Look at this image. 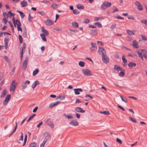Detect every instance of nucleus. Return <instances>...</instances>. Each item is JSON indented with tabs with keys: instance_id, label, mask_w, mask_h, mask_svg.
<instances>
[{
	"instance_id": "f257e3e1",
	"label": "nucleus",
	"mask_w": 147,
	"mask_h": 147,
	"mask_svg": "<svg viewBox=\"0 0 147 147\" xmlns=\"http://www.w3.org/2000/svg\"><path fill=\"white\" fill-rule=\"evenodd\" d=\"M111 5V3L108 1H105L101 6V9L102 10H105L106 8L110 7Z\"/></svg>"
},
{
	"instance_id": "f03ea898",
	"label": "nucleus",
	"mask_w": 147,
	"mask_h": 147,
	"mask_svg": "<svg viewBox=\"0 0 147 147\" xmlns=\"http://www.w3.org/2000/svg\"><path fill=\"white\" fill-rule=\"evenodd\" d=\"M82 72L85 76H90L92 75L91 72L89 70L87 69H82Z\"/></svg>"
},
{
	"instance_id": "7ed1b4c3",
	"label": "nucleus",
	"mask_w": 147,
	"mask_h": 147,
	"mask_svg": "<svg viewBox=\"0 0 147 147\" xmlns=\"http://www.w3.org/2000/svg\"><path fill=\"white\" fill-rule=\"evenodd\" d=\"M17 83H16V81L15 80H13L10 86V90L11 91H14L16 89Z\"/></svg>"
},
{
	"instance_id": "20e7f679",
	"label": "nucleus",
	"mask_w": 147,
	"mask_h": 147,
	"mask_svg": "<svg viewBox=\"0 0 147 147\" xmlns=\"http://www.w3.org/2000/svg\"><path fill=\"white\" fill-rule=\"evenodd\" d=\"M28 57H26L25 60L23 63L22 66V69L23 70H24L26 68L27 64L28 62Z\"/></svg>"
},
{
	"instance_id": "39448f33",
	"label": "nucleus",
	"mask_w": 147,
	"mask_h": 147,
	"mask_svg": "<svg viewBox=\"0 0 147 147\" xmlns=\"http://www.w3.org/2000/svg\"><path fill=\"white\" fill-rule=\"evenodd\" d=\"M10 95L8 94L6 96L5 99L3 102V105L4 106H6L10 100Z\"/></svg>"
},
{
	"instance_id": "423d86ee",
	"label": "nucleus",
	"mask_w": 147,
	"mask_h": 147,
	"mask_svg": "<svg viewBox=\"0 0 147 147\" xmlns=\"http://www.w3.org/2000/svg\"><path fill=\"white\" fill-rule=\"evenodd\" d=\"M102 61L105 63H107L109 62V59L106 56V54L102 55Z\"/></svg>"
},
{
	"instance_id": "0eeeda50",
	"label": "nucleus",
	"mask_w": 147,
	"mask_h": 147,
	"mask_svg": "<svg viewBox=\"0 0 147 147\" xmlns=\"http://www.w3.org/2000/svg\"><path fill=\"white\" fill-rule=\"evenodd\" d=\"M98 52L99 54L100 53H102V55H104L106 54V52L105 49L102 47H98Z\"/></svg>"
},
{
	"instance_id": "6e6552de",
	"label": "nucleus",
	"mask_w": 147,
	"mask_h": 147,
	"mask_svg": "<svg viewBox=\"0 0 147 147\" xmlns=\"http://www.w3.org/2000/svg\"><path fill=\"white\" fill-rule=\"evenodd\" d=\"M69 124L73 126H77L79 125V123L76 120H72L71 121Z\"/></svg>"
},
{
	"instance_id": "1a4fd4ad",
	"label": "nucleus",
	"mask_w": 147,
	"mask_h": 147,
	"mask_svg": "<svg viewBox=\"0 0 147 147\" xmlns=\"http://www.w3.org/2000/svg\"><path fill=\"white\" fill-rule=\"evenodd\" d=\"M44 22L45 24L47 26H51L54 23V22L53 21L49 19H48L45 21Z\"/></svg>"
},
{
	"instance_id": "9d476101",
	"label": "nucleus",
	"mask_w": 147,
	"mask_h": 147,
	"mask_svg": "<svg viewBox=\"0 0 147 147\" xmlns=\"http://www.w3.org/2000/svg\"><path fill=\"white\" fill-rule=\"evenodd\" d=\"M9 41V38L8 37H5L4 38L5 47L6 49L7 48L8 44Z\"/></svg>"
},
{
	"instance_id": "9b49d317",
	"label": "nucleus",
	"mask_w": 147,
	"mask_h": 147,
	"mask_svg": "<svg viewBox=\"0 0 147 147\" xmlns=\"http://www.w3.org/2000/svg\"><path fill=\"white\" fill-rule=\"evenodd\" d=\"M30 81L29 80L23 82L22 84V88L23 89H25L27 87V84H30Z\"/></svg>"
},
{
	"instance_id": "f8f14e48",
	"label": "nucleus",
	"mask_w": 147,
	"mask_h": 147,
	"mask_svg": "<svg viewBox=\"0 0 147 147\" xmlns=\"http://www.w3.org/2000/svg\"><path fill=\"white\" fill-rule=\"evenodd\" d=\"M75 110L78 112H80L81 113H84L85 111L82 108L79 107H76L75 108Z\"/></svg>"
},
{
	"instance_id": "ddd939ff",
	"label": "nucleus",
	"mask_w": 147,
	"mask_h": 147,
	"mask_svg": "<svg viewBox=\"0 0 147 147\" xmlns=\"http://www.w3.org/2000/svg\"><path fill=\"white\" fill-rule=\"evenodd\" d=\"M91 47L90 48V49L92 51H93L97 48L96 44L95 43L91 42Z\"/></svg>"
},
{
	"instance_id": "4468645a",
	"label": "nucleus",
	"mask_w": 147,
	"mask_h": 147,
	"mask_svg": "<svg viewBox=\"0 0 147 147\" xmlns=\"http://www.w3.org/2000/svg\"><path fill=\"white\" fill-rule=\"evenodd\" d=\"M42 32L46 36H48L49 35V33L48 31L46 30L44 28V27L43 26L41 28Z\"/></svg>"
},
{
	"instance_id": "2eb2a0df",
	"label": "nucleus",
	"mask_w": 147,
	"mask_h": 147,
	"mask_svg": "<svg viewBox=\"0 0 147 147\" xmlns=\"http://www.w3.org/2000/svg\"><path fill=\"white\" fill-rule=\"evenodd\" d=\"M60 102L59 101H57L55 102L51 103L49 104V107L52 108L53 107L58 105Z\"/></svg>"
},
{
	"instance_id": "dca6fc26",
	"label": "nucleus",
	"mask_w": 147,
	"mask_h": 147,
	"mask_svg": "<svg viewBox=\"0 0 147 147\" xmlns=\"http://www.w3.org/2000/svg\"><path fill=\"white\" fill-rule=\"evenodd\" d=\"M20 4L22 5V7H26L27 5V3L25 0H23V1L21 2Z\"/></svg>"
},
{
	"instance_id": "f3484780",
	"label": "nucleus",
	"mask_w": 147,
	"mask_h": 147,
	"mask_svg": "<svg viewBox=\"0 0 147 147\" xmlns=\"http://www.w3.org/2000/svg\"><path fill=\"white\" fill-rule=\"evenodd\" d=\"M44 136L47 138L46 139L49 140L50 138V134L47 132H45L43 134Z\"/></svg>"
},
{
	"instance_id": "a211bd4d",
	"label": "nucleus",
	"mask_w": 147,
	"mask_h": 147,
	"mask_svg": "<svg viewBox=\"0 0 147 147\" xmlns=\"http://www.w3.org/2000/svg\"><path fill=\"white\" fill-rule=\"evenodd\" d=\"M15 27H16V25H17V26H21V24L20 21L18 19H16L15 22V24H14Z\"/></svg>"
},
{
	"instance_id": "6ab92c4d",
	"label": "nucleus",
	"mask_w": 147,
	"mask_h": 147,
	"mask_svg": "<svg viewBox=\"0 0 147 147\" xmlns=\"http://www.w3.org/2000/svg\"><path fill=\"white\" fill-rule=\"evenodd\" d=\"M98 33V31L97 30H92L91 31L90 34L91 35L94 36L96 35Z\"/></svg>"
},
{
	"instance_id": "aec40b11",
	"label": "nucleus",
	"mask_w": 147,
	"mask_h": 147,
	"mask_svg": "<svg viewBox=\"0 0 147 147\" xmlns=\"http://www.w3.org/2000/svg\"><path fill=\"white\" fill-rule=\"evenodd\" d=\"M39 84V82L38 81L36 80L33 83L32 85V87L34 89L36 86L38 85Z\"/></svg>"
},
{
	"instance_id": "412c9836",
	"label": "nucleus",
	"mask_w": 147,
	"mask_h": 147,
	"mask_svg": "<svg viewBox=\"0 0 147 147\" xmlns=\"http://www.w3.org/2000/svg\"><path fill=\"white\" fill-rule=\"evenodd\" d=\"M132 46L136 48H137L139 47L137 42L135 40H134L133 41Z\"/></svg>"
},
{
	"instance_id": "4be33fe9",
	"label": "nucleus",
	"mask_w": 147,
	"mask_h": 147,
	"mask_svg": "<svg viewBox=\"0 0 147 147\" xmlns=\"http://www.w3.org/2000/svg\"><path fill=\"white\" fill-rule=\"evenodd\" d=\"M141 51H142L144 57L147 59V53L146 51L144 49H142Z\"/></svg>"
},
{
	"instance_id": "5701e85b",
	"label": "nucleus",
	"mask_w": 147,
	"mask_h": 147,
	"mask_svg": "<svg viewBox=\"0 0 147 147\" xmlns=\"http://www.w3.org/2000/svg\"><path fill=\"white\" fill-rule=\"evenodd\" d=\"M47 125L49 126L52 129L54 128V124L51 121L48 122L47 123Z\"/></svg>"
},
{
	"instance_id": "b1692460",
	"label": "nucleus",
	"mask_w": 147,
	"mask_h": 147,
	"mask_svg": "<svg viewBox=\"0 0 147 147\" xmlns=\"http://www.w3.org/2000/svg\"><path fill=\"white\" fill-rule=\"evenodd\" d=\"M136 65V63L132 62L129 63L128 64V66L130 68H132V67H135Z\"/></svg>"
},
{
	"instance_id": "393cba45",
	"label": "nucleus",
	"mask_w": 147,
	"mask_h": 147,
	"mask_svg": "<svg viewBox=\"0 0 147 147\" xmlns=\"http://www.w3.org/2000/svg\"><path fill=\"white\" fill-rule=\"evenodd\" d=\"M77 7L79 9H83L84 7L81 4H78L77 6Z\"/></svg>"
},
{
	"instance_id": "a878e982",
	"label": "nucleus",
	"mask_w": 147,
	"mask_h": 147,
	"mask_svg": "<svg viewBox=\"0 0 147 147\" xmlns=\"http://www.w3.org/2000/svg\"><path fill=\"white\" fill-rule=\"evenodd\" d=\"M100 113L101 114H105L107 115H109L110 114L109 112L108 111H100Z\"/></svg>"
},
{
	"instance_id": "bb28decb",
	"label": "nucleus",
	"mask_w": 147,
	"mask_h": 147,
	"mask_svg": "<svg viewBox=\"0 0 147 147\" xmlns=\"http://www.w3.org/2000/svg\"><path fill=\"white\" fill-rule=\"evenodd\" d=\"M114 69L117 70V71H122L123 69H122V68L120 67H117L116 65H115L114 67Z\"/></svg>"
},
{
	"instance_id": "cd10ccee",
	"label": "nucleus",
	"mask_w": 147,
	"mask_h": 147,
	"mask_svg": "<svg viewBox=\"0 0 147 147\" xmlns=\"http://www.w3.org/2000/svg\"><path fill=\"white\" fill-rule=\"evenodd\" d=\"M65 96L64 95H59L57 97V99H60V100H62L64 99Z\"/></svg>"
},
{
	"instance_id": "c85d7f7f",
	"label": "nucleus",
	"mask_w": 147,
	"mask_h": 147,
	"mask_svg": "<svg viewBox=\"0 0 147 147\" xmlns=\"http://www.w3.org/2000/svg\"><path fill=\"white\" fill-rule=\"evenodd\" d=\"M119 76L120 77H123L125 76V70L123 69V70L121 71L119 73Z\"/></svg>"
},
{
	"instance_id": "c756f323",
	"label": "nucleus",
	"mask_w": 147,
	"mask_h": 147,
	"mask_svg": "<svg viewBox=\"0 0 147 147\" xmlns=\"http://www.w3.org/2000/svg\"><path fill=\"white\" fill-rule=\"evenodd\" d=\"M120 97L121 98L122 100L124 102L127 103V98L125 97H123L121 95L120 96Z\"/></svg>"
},
{
	"instance_id": "7c9ffc66",
	"label": "nucleus",
	"mask_w": 147,
	"mask_h": 147,
	"mask_svg": "<svg viewBox=\"0 0 147 147\" xmlns=\"http://www.w3.org/2000/svg\"><path fill=\"white\" fill-rule=\"evenodd\" d=\"M40 36L41 37L42 39L44 41H47V39L45 37V35L44 34H40Z\"/></svg>"
},
{
	"instance_id": "2f4dec72",
	"label": "nucleus",
	"mask_w": 147,
	"mask_h": 147,
	"mask_svg": "<svg viewBox=\"0 0 147 147\" xmlns=\"http://www.w3.org/2000/svg\"><path fill=\"white\" fill-rule=\"evenodd\" d=\"M17 11L20 14V16L22 18H23L24 17L25 15L23 13L18 10H17Z\"/></svg>"
},
{
	"instance_id": "473e14b6",
	"label": "nucleus",
	"mask_w": 147,
	"mask_h": 147,
	"mask_svg": "<svg viewBox=\"0 0 147 147\" xmlns=\"http://www.w3.org/2000/svg\"><path fill=\"white\" fill-rule=\"evenodd\" d=\"M38 69H36L33 71V76L36 75L38 73Z\"/></svg>"
},
{
	"instance_id": "72a5a7b5",
	"label": "nucleus",
	"mask_w": 147,
	"mask_h": 147,
	"mask_svg": "<svg viewBox=\"0 0 147 147\" xmlns=\"http://www.w3.org/2000/svg\"><path fill=\"white\" fill-rule=\"evenodd\" d=\"M72 26L76 28L78 27V23L76 22H73L71 23Z\"/></svg>"
},
{
	"instance_id": "f704fd0d",
	"label": "nucleus",
	"mask_w": 147,
	"mask_h": 147,
	"mask_svg": "<svg viewBox=\"0 0 147 147\" xmlns=\"http://www.w3.org/2000/svg\"><path fill=\"white\" fill-rule=\"evenodd\" d=\"M36 115V114H33L31 116L29 119L27 120V122L29 121L32 119L34 117H35Z\"/></svg>"
},
{
	"instance_id": "c9c22d12",
	"label": "nucleus",
	"mask_w": 147,
	"mask_h": 147,
	"mask_svg": "<svg viewBox=\"0 0 147 147\" xmlns=\"http://www.w3.org/2000/svg\"><path fill=\"white\" fill-rule=\"evenodd\" d=\"M59 7V5L57 4H53L51 5V7L53 9L57 8Z\"/></svg>"
},
{
	"instance_id": "e433bc0d",
	"label": "nucleus",
	"mask_w": 147,
	"mask_h": 147,
	"mask_svg": "<svg viewBox=\"0 0 147 147\" xmlns=\"http://www.w3.org/2000/svg\"><path fill=\"white\" fill-rule=\"evenodd\" d=\"M127 34L129 35L134 34L135 33L131 30H127L126 31Z\"/></svg>"
},
{
	"instance_id": "4c0bfd02",
	"label": "nucleus",
	"mask_w": 147,
	"mask_h": 147,
	"mask_svg": "<svg viewBox=\"0 0 147 147\" xmlns=\"http://www.w3.org/2000/svg\"><path fill=\"white\" fill-rule=\"evenodd\" d=\"M78 64L81 67H83L85 65V63L83 61H80L79 62Z\"/></svg>"
},
{
	"instance_id": "58836bf2",
	"label": "nucleus",
	"mask_w": 147,
	"mask_h": 147,
	"mask_svg": "<svg viewBox=\"0 0 147 147\" xmlns=\"http://www.w3.org/2000/svg\"><path fill=\"white\" fill-rule=\"evenodd\" d=\"M122 60L123 63H126L127 61V60L125 59V55H123L122 57Z\"/></svg>"
},
{
	"instance_id": "ea45409f",
	"label": "nucleus",
	"mask_w": 147,
	"mask_h": 147,
	"mask_svg": "<svg viewBox=\"0 0 147 147\" xmlns=\"http://www.w3.org/2000/svg\"><path fill=\"white\" fill-rule=\"evenodd\" d=\"M74 92H82L83 91L82 90L81 88H75L74 89Z\"/></svg>"
},
{
	"instance_id": "a19ab883",
	"label": "nucleus",
	"mask_w": 147,
	"mask_h": 147,
	"mask_svg": "<svg viewBox=\"0 0 147 147\" xmlns=\"http://www.w3.org/2000/svg\"><path fill=\"white\" fill-rule=\"evenodd\" d=\"M90 20L88 19H84L83 20V22L84 23L87 24L89 22Z\"/></svg>"
},
{
	"instance_id": "79ce46f5",
	"label": "nucleus",
	"mask_w": 147,
	"mask_h": 147,
	"mask_svg": "<svg viewBox=\"0 0 147 147\" xmlns=\"http://www.w3.org/2000/svg\"><path fill=\"white\" fill-rule=\"evenodd\" d=\"M94 24L97 26L99 28H101L102 27L101 24L99 22H96L94 23Z\"/></svg>"
},
{
	"instance_id": "37998d69",
	"label": "nucleus",
	"mask_w": 147,
	"mask_h": 147,
	"mask_svg": "<svg viewBox=\"0 0 147 147\" xmlns=\"http://www.w3.org/2000/svg\"><path fill=\"white\" fill-rule=\"evenodd\" d=\"M33 19V17L31 16L30 13H29L28 14V21L30 22H31Z\"/></svg>"
},
{
	"instance_id": "c03bdc74",
	"label": "nucleus",
	"mask_w": 147,
	"mask_h": 147,
	"mask_svg": "<svg viewBox=\"0 0 147 147\" xmlns=\"http://www.w3.org/2000/svg\"><path fill=\"white\" fill-rule=\"evenodd\" d=\"M140 36L143 40L145 41L147 40V38L145 36L143 35H141Z\"/></svg>"
},
{
	"instance_id": "a18cd8bd",
	"label": "nucleus",
	"mask_w": 147,
	"mask_h": 147,
	"mask_svg": "<svg viewBox=\"0 0 147 147\" xmlns=\"http://www.w3.org/2000/svg\"><path fill=\"white\" fill-rule=\"evenodd\" d=\"M19 41L20 43H22L23 41V39L22 36L20 35L18 36Z\"/></svg>"
},
{
	"instance_id": "49530a36",
	"label": "nucleus",
	"mask_w": 147,
	"mask_h": 147,
	"mask_svg": "<svg viewBox=\"0 0 147 147\" xmlns=\"http://www.w3.org/2000/svg\"><path fill=\"white\" fill-rule=\"evenodd\" d=\"M23 36L24 37H26L27 36V31L26 29H25L23 34Z\"/></svg>"
},
{
	"instance_id": "de8ad7c7",
	"label": "nucleus",
	"mask_w": 147,
	"mask_h": 147,
	"mask_svg": "<svg viewBox=\"0 0 147 147\" xmlns=\"http://www.w3.org/2000/svg\"><path fill=\"white\" fill-rule=\"evenodd\" d=\"M26 48V45L25 43H24L23 45V47L22 48V50L21 52H23L24 51Z\"/></svg>"
},
{
	"instance_id": "09e8293b",
	"label": "nucleus",
	"mask_w": 147,
	"mask_h": 147,
	"mask_svg": "<svg viewBox=\"0 0 147 147\" xmlns=\"http://www.w3.org/2000/svg\"><path fill=\"white\" fill-rule=\"evenodd\" d=\"M73 12L75 15H77L79 13V12L77 9L73 10Z\"/></svg>"
},
{
	"instance_id": "8fccbe9b",
	"label": "nucleus",
	"mask_w": 147,
	"mask_h": 147,
	"mask_svg": "<svg viewBox=\"0 0 147 147\" xmlns=\"http://www.w3.org/2000/svg\"><path fill=\"white\" fill-rule=\"evenodd\" d=\"M129 118L130 119L131 121H132L133 122L136 123L137 122V121L135 119H133L132 117H129Z\"/></svg>"
},
{
	"instance_id": "3c124183",
	"label": "nucleus",
	"mask_w": 147,
	"mask_h": 147,
	"mask_svg": "<svg viewBox=\"0 0 147 147\" xmlns=\"http://www.w3.org/2000/svg\"><path fill=\"white\" fill-rule=\"evenodd\" d=\"M36 145V144L35 142H32L31 143L29 147H35Z\"/></svg>"
},
{
	"instance_id": "603ef678",
	"label": "nucleus",
	"mask_w": 147,
	"mask_h": 147,
	"mask_svg": "<svg viewBox=\"0 0 147 147\" xmlns=\"http://www.w3.org/2000/svg\"><path fill=\"white\" fill-rule=\"evenodd\" d=\"M138 9L140 10H142L143 9V7L141 4L138 7Z\"/></svg>"
},
{
	"instance_id": "864d4df0",
	"label": "nucleus",
	"mask_w": 147,
	"mask_h": 147,
	"mask_svg": "<svg viewBox=\"0 0 147 147\" xmlns=\"http://www.w3.org/2000/svg\"><path fill=\"white\" fill-rule=\"evenodd\" d=\"M137 53L139 56V57H141L143 56L142 55V53L141 52H140V51H137Z\"/></svg>"
},
{
	"instance_id": "5fc2aeb1",
	"label": "nucleus",
	"mask_w": 147,
	"mask_h": 147,
	"mask_svg": "<svg viewBox=\"0 0 147 147\" xmlns=\"http://www.w3.org/2000/svg\"><path fill=\"white\" fill-rule=\"evenodd\" d=\"M9 25L11 27L12 31H14V28L13 27V25L12 24L11 22L10 21H9Z\"/></svg>"
},
{
	"instance_id": "6e6d98bb",
	"label": "nucleus",
	"mask_w": 147,
	"mask_h": 147,
	"mask_svg": "<svg viewBox=\"0 0 147 147\" xmlns=\"http://www.w3.org/2000/svg\"><path fill=\"white\" fill-rule=\"evenodd\" d=\"M141 22L142 23L146 25H147V20H142Z\"/></svg>"
},
{
	"instance_id": "4d7b16f0",
	"label": "nucleus",
	"mask_w": 147,
	"mask_h": 147,
	"mask_svg": "<svg viewBox=\"0 0 147 147\" xmlns=\"http://www.w3.org/2000/svg\"><path fill=\"white\" fill-rule=\"evenodd\" d=\"M3 58L8 63L9 62V60L7 56H4Z\"/></svg>"
},
{
	"instance_id": "13d9d810",
	"label": "nucleus",
	"mask_w": 147,
	"mask_h": 147,
	"mask_svg": "<svg viewBox=\"0 0 147 147\" xmlns=\"http://www.w3.org/2000/svg\"><path fill=\"white\" fill-rule=\"evenodd\" d=\"M17 123L16 122H15V127L14 128V129L12 131L13 133H14V132H15L16 131V129L17 128Z\"/></svg>"
},
{
	"instance_id": "bf43d9fd",
	"label": "nucleus",
	"mask_w": 147,
	"mask_h": 147,
	"mask_svg": "<svg viewBox=\"0 0 147 147\" xmlns=\"http://www.w3.org/2000/svg\"><path fill=\"white\" fill-rule=\"evenodd\" d=\"M100 18L101 19H102V18L101 17H95L94 18V20L95 21H98Z\"/></svg>"
},
{
	"instance_id": "052dcab7",
	"label": "nucleus",
	"mask_w": 147,
	"mask_h": 147,
	"mask_svg": "<svg viewBox=\"0 0 147 147\" xmlns=\"http://www.w3.org/2000/svg\"><path fill=\"white\" fill-rule=\"evenodd\" d=\"M16 69V67H13L12 69L11 72V75H12L13 74L14 72L15 71Z\"/></svg>"
},
{
	"instance_id": "680f3d73",
	"label": "nucleus",
	"mask_w": 147,
	"mask_h": 147,
	"mask_svg": "<svg viewBox=\"0 0 147 147\" xmlns=\"http://www.w3.org/2000/svg\"><path fill=\"white\" fill-rule=\"evenodd\" d=\"M38 13L40 14L42 16H43L45 15V13L44 11H38Z\"/></svg>"
},
{
	"instance_id": "e2e57ef3",
	"label": "nucleus",
	"mask_w": 147,
	"mask_h": 147,
	"mask_svg": "<svg viewBox=\"0 0 147 147\" xmlns=\"http://www.w3.org/2000/svg\"><path fill=\"white\" fill-rule=\"evenodd\" d=\"M2 21H3L4 23L6 25L7 21V20L5 18H3L2 20Z\"/></svg>"
},
{
	"instance_id": "0e129e2a",
	"label": "nucleus",
	"mask_w": 147,
	"mask_h": 147,
	"mask_svg": "<svg viewBox=\"0 0 147 147\" xmlns=\"http://www.w3.org/2000/svg\"><path fill=\"white\" fill-rule=\"evenodd\" d=\"M23 138H24L23 134V133H21V138H20L19 140L23 141Z\"/></svg>"
},
{
	"instance_id": "69168bd1",
	"label": "nucleus",
	"mask_w": 147,
	"mask_h": 147,
	"mask_svg": "<svg viewBox=\"0 0 147 147\" xmlns=\"http://www.w3.org/2000/svg\"><path fill=\"white\" fill-rule=\"evenodd\" d=\"M116 141L117 142H119L120 144H122V141L120 139H119V138H117Z\"/></svg>"
},
{
	"instance_id": "338daca9",
	"label": "nucleus",
	"mask_w": 147,
	"mask_h": 147,
	"mask_svg": "<svg viewBox=\"0 0 147 147\" xmlns=\"http://www.w3.org/2000/svg\"><path fill=\"white\" fill-rule=\"evenodd\" d=\"M6 94V92H2L1 96V98L4 97Z\"/></svg>"
},
{
	"instance_id": "774afa93",
	"label": "nucleus",
	"mask_w": 147,
	"mask_h": 147,
	"mask_svg": "<svg viewBox=\"0 0 147 147\" xmlns=\"http://www.w3.org/2000/svg\"><path fill=\"white\" fill-rule=\"evenodd\" d=\"M3 16L5 18H8V16L7 14L5 12H4L3 13Z\"/></svg>"
}]
</instances>
